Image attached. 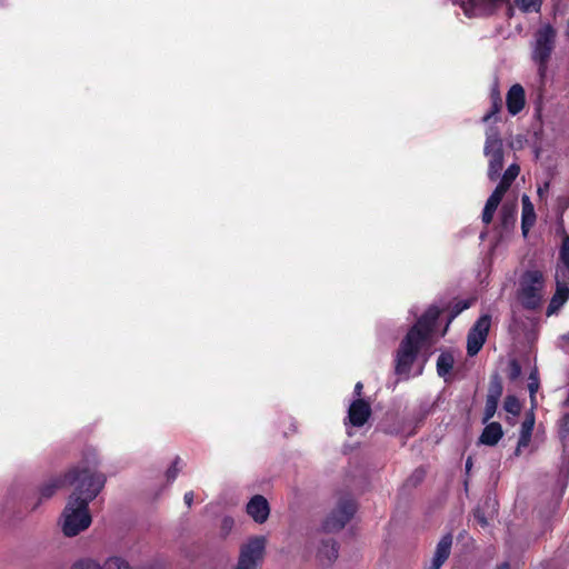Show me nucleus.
<instances>
[{"mask_svg": "<svg viewBox=\"0 0 569 569\" xmlns=\"http://www.w3.org/2000/svg\"><path fill=\"white\" fill-rule=\"evenodd\" d=\"M520 172V167L516 163L510 164L505 173L502 174V178L491 196L488 198L483 211H482V222L485 224H489L492 221L493 214L501 202L505 193L510 188L513 180L518 177Z\"/></svg>", "mask_w": 569, "mask_h": 569, "instance_id": "nucleus-6", "label": "nucleus"}, {"mask_svg": "<svg viewBox=\"0 0 569 569\" xmlns=\"http://www.w3.org/2000/svg\"><path fill=\"white\" fill-rule=\"evenodd\" d=\"M317 558L322 565H330L338 558V547L332 538L321 540Z\"/></svg>", "mask_w": 569, "mask_h": 569, "instance_id": "nucleus-18", "label": "nucleus"}, {"mask_svg": "<svg viewBox=\"0 0 569 569\" xmlns=\"http://www.w3.org/2000/svg\"><path fill=\"white\" fill-rule=\"evenodd\" d=\"M452 541L451 533L445 535L436 546L430 565L425 569H440L451 553Z\"/></svg>", "mask_w": 569, "mask_h": 569, "instance_id": "nucleus-14", "label": "nucleus"}, {"mask_svg": "<svg viewBox=\"0 0 569 569\" xmlns=\"http://www.w3.org/2000/svg\"><path fill=\"white\" fill-rule=\"evenodd\" d=\"M83 469H91V468L77 466V467L72 468L71 470H69L63 477L53 478V479H50L49 481L44 482L39 489L40 497L42 499H49L50 497H52L54 495L57 489H59L60 487H62L64 485H73L76 488L77 483H71L70 479H68V476L73 471L81 472Z\"/></svg>", "mask_w": 569, "mask_h": 569, "instance_id": "nucleus-15", "label": "nucleus"}, {"mask_svg": "<svg viewBox=\"0 0 569 569\" xmlns=\"http://www.w3.org/2000/svg\"><path fill=\"white\" fill-rule=\"evenodd\" d=\"M439 315L437 307H429L402 339L396 353L395 370L398 376L408 377L420 349L436 342L433 336Z\"/></svg>", "mask_w": 569, "mask_h": 569, "instance_id": "nucleus-2", "label": "nucleus"}, {"mask_svg": "<svg viewBox=\"0 0 569 569\" xmlns=\"http://www.w3.org/2000/svg\"><path fill=\"white\" fill-rule=\"evenodd\" d=\"M267 538L264 536L250 537L241 547L238 563L234 569H258L266 552Z\"/></svg>", "mask_w": 569, "mask_h": 569, "instance_id": "nucleus-7", "label": "nucleus"}, {"mask_svg": "<svg viewBox=\"0 0 569 569\" xmlns=\"http://www.w3.org/2000/svg\"><path fill=\"white\" fill-rule=\"evenodd\" d=\"M548 188H549V183L547 182L543 188H539L538 189V194H539L540 198L543 197V194L548 190Z\"/></svg>", "mask_w": 569, "mask_h": 569, "instance_id": "nucleus-39", "label": "nucleus"}, {"mask_svg": "<svg viewBox=\"0 0 569 569\" xmlns=\"http://www.w3.org/2000/svg\"><path fill=\"white\" fill-rule=\"evenodd\" d=\"M502 427L499 422L488 423L480 436V442L487 446H495L502 438Z\"/></svg>", "mask_w": 569, "mask_h": 569, "instance_id": "nucleus-20", "label": "nucleus"}, {"mask_svg": "<svg viewBox=\"0 0 569 569\" xmlns=\"http://www.w3.org/2000/svg\"><path fill=\"white\" fill-rule=\"evenodd\" d=\"M506 100L508 112L512 116L518 114L526 104V94L522 86L519 83L511 86Z\"/></svg>", "mask_w": 569, "mask_h": 569, "instance_id": "nucleus-16", "label": "nucleus"}, {"mask_svg": "<svg viewBox=\"0 0 569 569\" xmlns=\"http://www.w3.org/2000/svg\"><path fill=\"white\" fill-rule=\"evenodd\" d=\"M371 416V407L363 399H356L348 409V421L353 427H362Z\"/></svg>", "mask_w": 569, "mask_h": 569, "instance_id": "nucleus-12", "label": "nucleus"}, {"mask_svg": "<svg viewBox=\"0 0 569 569\" xmlns=\"http://www.w3.org/2000/svg\"><path fill=\"white\" fill-rule=\"evenodd\" d=\"M483 154L489 161L488 178L495 181L503 167V142L499 129L495 126H489L486 130Z\"/></svg>", "mask_w": 569, "mask_h": 569, "instance_id": "nucleus-5", "label": "nucleus"}, {"mask_svg": "<svg viewBox=\"0 0 569 569\" xmlns=\"http://www.w3.org/2000/svg\"><path fill=\"white\" fill-rule=\"evenodd\" d=\"M497 569H509V565L507 562H503L501 566H499Z\"/></svg>", "mask_w": 569, "mask_h": 569, "instance_id": "nucleus-41", "label": "nucleus"}, {"mask_svg": "<svg viewBox=\"0 0 569 569\" xmlns=\"http://www.w3.org/2000/svg\"><path fill=\"white\" fill-rule=\"evenodd\" d=\"M558 435L565 448L569 447V412H566L558 421Z\"/></svg>", "mask_w": 569, "mask_h": 569, "instance_id": "nucleus-24", "label": "nucleus"}, {"mask_svg": "<svg viewBox=\"0 0 569 569\" xmlns=\"http://www.w3.org/2000/svg\"><path fill=\"white\" fill-rule=\"evenodd\" d=\"M521 373V368L520 366L518 365L517 361H512L510 363V379L511 380H515L517 379Z\"/></svg>", "mask_w": 569, "mask_h": 569, "instance_id": "nucleus-34", "label": "nucleus"}, {"mask_svg": "<svg viewBox=\"0 0 569 569\" xmlns=\"http://www.w3.org/2000/svg\"><path fill=\"white\" fill-rule=\"evenodd\" d=\"M449 323H450V322L448 321V323H447L446 328H443L442 335H446V331H447V328H448Z\"/></svg>", "mask_w": 569, "mask_h": 569, "instance_id": "nucleus-46", "label": "nucleus"}, {"mask_svg": "<svg viewBox=\"0 0 569 569\" xmlns=\"http://www.w3.org/2000/svg\"><path fill=\"white\" fill-rule=\"evenodd\" d=\"M545 277L539 270H528L520 279L518 299L528 310L538 309L543 300Z\"/></svg>", "mask_w": 569, "mask_h": 569, "instance_id": "nucleus-4", "label": "nucleus"}, {"mask_svg": "<svg viewBox=\"0 0 569 569\" xmlns=\"http://www.w3.org/2000/svg\"><path fill=\"white\" fill-rule=\"evenodd\" d=\"M471 303H472V301H470V300H460V301L456 302L455 306L452 307L451 315H450V318H449V322H451L452 319H455L462 311H465L468 308H470Z\"/></svg>", "mask_w": 569, "mask_h": 569, "instance_id": "nucleus-28", "label": "nucleus"}, {"mask_svg": "<svg viewBox=\"0 0 569 569\" xmlns=\"http://www.w3.org/2000/svg\"><path fill=\"white\" fill-rule=\"evenodd\" d=\"M455 359L450 352H442L437 360V372L441 378H446L447 375L453 368Z\"/></svg>", "mask_w": 569, "mask_h": 569, "instance_id": "nucleus-23", "label": "nucleus"}, {"mask_svg": "<svg viewBox=\"0 0 569 569\" xmlns=\"http://www.w3.org/2000/svg\"><path fill=\"white\" fill-rule=\"evenodd\" d=\"M543 0H513L509 6V11L517 8L522 13H538Z\"/></svg>", "mask_w": 569, "mask_h": 569, "instance_id": "nucleus-22", "label": "nucleus"}, {"mask_svg": "<svg viewBox=\"0 0 569 569\" xmlns=\"http://www.w3.org/2000/svg\"><path fill=\"white\" fill-rule=\"evenodd\" d=\"M498 402L499 401H496V400H492L489 398L486 399L483 422H487L495 416V413L497 411Z\"/></svg>", "mask_w": 569, "mask_h": 569, "instance_id": "nucleus-29", "label": "nucleus"}, {"mask_svg": "<svg viewBox=\"0 0 569 569\" xmlns=\"http://www.w3.org/2000/svg\"><path fill=\"white\" fill-rule=\"evenodd\" d=\"M356 510L357 506L351 498H341L336 508L325 519L323 530L328 532L341 530L353 517Z\"/></svg>", "mask_w": 569, "mask_h": 569, "instance_id": "nucleus-8", "label": "nucleus"}, {"mask_svg": "<svg viewBox=\"0 0 569 569\" xmlns=\"http://www.w3.org/2000/svg\"><path fill=\"white\" fill-rule=\"evenodd\" d=\"M475 518L482 527H486L488 525L487 519L485 518L480 510H477L475 512Z\"/></svg>", "mask_w": 569, "mask_h": 569, "instance_id": "nucleus-36", "label": "nucleus"}, {"mask_svg": "<svg viewBox=\"0 0 569 569\" xmlns=\"http://www.w3.org/2000/svg\"><path fill=\"white\" fill-rule=\"evenodd\" d=\"M449 323H450V322L448 321V323H447L446 328H443L442 335H446V331H447V328H448Z\"/></svg>", "mask_w": 569, "mask_h": 569, "instance_id": "nucleus-45", "label": "nucleus"}, {"mask_svg": "<svg viewBox=\"0 0 569 569\" xmlns=\"http://www.w3.org/2000/svg\"><path fill=\"white\" fill-rule=\"evenodd\" d=\"M522 202V218H521V230L523 236H527L530 228L536 222V213L533 204L530 201V198L527 194H523L521 198Z\"/></svg>", "mask_w": 569, "mask_h": 569, "instance_id": "nucleus-19", "label": "nucleus"}, {"mask_svg": "<svg viewBox=\"0 0 569 569\" xmlns=\"http://www.w3.org/2000/svg\"><path fill=\"white\" fill-rule=\"evenodd\" d=\"M557 31L550 24L541 26L535 33L531 58L538 66V74L545 79L548 62L556 44Z\"/></svg>", "mask_w": 569, "mask_h": 569, "instance_id": "nucleus-3", "label": "nucleus"}, {"mask_svg": "<svg viewBox=\"0 0 569 569\" xmlns=\"http://www.w3.org/2000/svg\"><path fill=\"white\" fill-rule=\"evenodd\" d=\"M68 479L77 483V487L62 513V531L67 537H74L90 526L88 505L104 487L106 477L92 469H83L81 472H71Z\"/></svg>", "mask_w": 569, "mask_h": 569, "instance_id": "nucleus-1", "label": "nucleus"}, {"mask_svg": "<svg viewBox=\"0 0 569 569\" xmlns=\"http://www.w3.org/2000/svg\"><path fill=\"white\" fill-rule=\"evenodd\" d=\"M535 427V415L532 411L526 415L520 427V435L515 450V456L519 457L523 448H527L531 441L532 430Z\"/></svg>", "mask_w": 569, "mask_h": 569, "instance_id": "nucleus-17", "label": "nucleus"}, {"mask_svg": "<svg viewBox=\"0 0 569 569\" xmlns=\"http://www.w3.org/2000/svg\"><path fill=\"white\" fill-rule=\"evenodd\" d=\"M502 395V385L498 376H495L489 385L487 398L499 401Z\"/></svg>", "mask_w": 569, "mask_h": 569, "instance_id": "nucleus-25", "label": "nucleus"}, {"mask_svg": "<svg viewBox=\"0 0 569 569\" xmlns=\"http://www.w3.org/2000/svg\"><path fill=\"white\" fill-rule=\"evenodd\" d=\"M469 18H486L496 14L509 0H451Z\"/></svg>", "mask_w": 569, "mask_h": 569, "instance_id": "nucleus-9", "label": "nucleus"}, {"mask_svg": "<svg viewBox=\"0 0 569 569\" xmlns=\"http://www.w3.org/2000/svg\"><path fill=\"white\" fill-rule=\"evenodd\" d=\"M491 323L489 315L481 316L468 332L467 337V353L470 357L476 356L486 342Z\"/></svg>", "mask_w": 569, "mask_h": 569, "instance_id": "nucleus-10", "label": "nucleus"}, {"mask_svg": "<svg viewBox=\"0 0 569 569\" xmlns=\"http://www.w3.org/2000/svg\"><path fill=\"white\" fill-rule=\"evenodd\" d=\"M362 389H363L362 382H357L356 386H355L353 392H355V396L358 397V399H361L360 397H361V393H362Z\"/></svg>", "mask_w": 569, "mask_h": 569, "instance_id": "nucleus-38", "label": "nucleus"}, {"mask_svg": "<svg viewBox=\"0 0 569 569\" xmlns=\"http://www.w3.org/2000/svg\"><path fill=\"white\" fill-rule=\"evenodd\" d=\"M516 219V208L503 206L501 210V222L507 228L509 224H512Z\"/></svg>", "mask_w": 569, "mask_h": 569, "instance_id": "nucleus-27", "label": "nucleus"}, {"mask_svg": "<svg viewBox=\"0 0 569 569\" xmlns=\"http://www.w3.org/2000/svg\"><path fill=\"white\" fill-rule=\"evenodd\" d=\"M246 511L254 522L262 525L269 518L270 506L263 496L256 495L247 503Z\"/></svg>", "mask_w": 569, "mask_h": 569, "instance_id": "nucleus-11", "label": "nucleus"}, {"mask_svg": "<svg viewBox=\"0 0 569 569\" xmlns=\"http://www.w3.org/2000/svg\"><path fill=\"white\" fill-rule=\"evenodd\" d=\"M566 36H567V38L569 39V20H568V28H567Z\"/></svg>", "mask_w": 569, "mask_h": 569, "instance_id": "nucleus-44", "label": "nucleus"}, {"mask_svg": "<svg viewBox=\"0 0 569 569\" xmlns=\"http://www.w3.org/2000/svg\"><path fill=\"white\" fill-rule=\"evenodd\" d=\"M180 462V459L179 458H176V460L173 461V463L170 466V468L167 470V479L168 481H173L178 473H179V467H178V463Z\"/></svg>", "mask_w": 569, "mask_h": 569, "instance_id": "nucleus-32", "label": "nucleus"}, {"mask_svg": "<svg viewBox=\"0 0 569 569\" xmlns=\"http://www.w3.org/2000/svg\"><path fill=\"white\" fill-rule=\"evenodd\" d=\"M224 523L230 526L232 523V520L231 519H224Z\"/></svg>", "mask_w": 569, "mask_h": 569, "instance_id": "nucleus-43", "label": "nucleus"}, {"mask_svg": "<svg viewBox=\"0 0 569 569\" xmlns=\"http://www.w3.org/2000/svg\"><path fill=\"white\" fill-rule=\"evenodd\" d=\"M559 259L560 263L557 266L556 273H559L560 278H569V236L562 240Z\"/></svg>", "mask_w": 569, "mask_h": 569, "instance_id": "nucleus-21", "label": "nucleus"}, {"mask_svg": "<svg viewBox=\"0 0 569 569\" xmlns=\"http://www.w3.org/2000/svg\"><path fill=\"white\" fill-rule=\"evenodd\" d=\"M73 569H102V567L94 561L88 560L77 563Z\"/></svg>", "mask_w": 569, "mask_h": 569, "instance_id": "nucleus-33", "label": "nucleus"}, {"mask_svg": "<svg viewBox=\"0 0 569 569\" xmlns=\"http://www.w3.org/2000/svg\"><path fill=\"white\" fill-rule=\"evenodd\" d=\"M502 107V100H491L490 110L482 117L483 122H488L491 118L496 117Z\"/></svg>", "mask_w": 569, "mask_h": 569, "instance_id": "nucleus-30", "label": "nucleus"}, {"mask_svg": "<svg viewBox=\"0 0 569 569\" xmlns=\"http://www.w3.org/2000/svg\"><path fill=\"white\" fill-rule=\"evenodd\" d=\"M501 100L498 81L496 80L490 89V100Z\"/></svg>", "mask_w": 569, "mask_h": 569, "instance_id": "nucleus-35", "label": "nucleus"}, {"mask_svg": "<svg viewBox=\"0 0 569 569\" xmlns=\"http://www.w3.org/2000/svg\"><path fill=\"white\" fill-rule=\"evenodd\" d=\"M503 408L507 412L517 416L520 412L521 405L517 397L515 396H507L503 402Z\"/></svg>", "mask_w": 569, "mask_h": 569, "instance_id": "nucleus-26", "label": "nucleus"}, {"mask_svg": "<svg viewBox=\"0 0 569 569\" xmlns=\"http://www.w3.org/2000/svg\"><path fill=\"white\" fill-rule=\"evenodd\" d=\"M194 495L192 491H188L184 493L183 500L188 507H190L193 502Z\"/></svg>", "mask_w": 569, "mask_h": 569, "instance_id": "nucleus-37", "label": "nucleus"}, {"mask_svg": "<svg viewBox=\"0 0 569 569\" xmlns=\"http://www.w3.org/2000/svg\"><path fill=\"white\" fill-rule=\"evenodd\" d=\"M568 283L569 278H560L559 273H556V292L552 296L550 303L548 306V316L556 313L569 299Z\"/></svg>", "mask_w": 569, "mask_h": 569, "instance_id": "nucleus-13", "label": "nucleus"}, {"mask_svg": "<svg viewBox=\"0 0 569 569\" xmlns=\"http://www.w3.org/2000/svg\"><path fill=\"white\" fill-rule=\"evenodd\" d=\"M538 388H539L538 375H537V371H532L529 376V383H528V389H529V393H530V398H531L532 402L535 401V395L538 391Z\"/></svg>", "mask_w": 569, "mask_h": 569, "instance_id": "nucleus-31", "label": "nucleus"}, {"mask_svg": "<svg viewBox=\"0 0 569 569\" xmlns=\"http://www.w3.org/2000/svg\"><path fill=\"white\" fill-rule=\"evenodd\" d=\"M472 467V459L469 457L466 461V469L469 471Z\"/></svg>", "mask_w": 569, "mask_h": 569, "instance_id": "nucleus-40", "label": "nucleus"}, {"mask_svg": "<svg viewBox=\"0 0 569 569\" xmlns=\"http://www.w3.org/2000/svg\"><path fill=\"white\" fill-rule=\"evenodd\" d=\"M561 339H562V340H565V341H567V342L569 343V332H568V333H566V335H563V336L561 337Z\"/></svg>", "mask_w": 569, "mask_h": 569, "instance_id": "nucleus-42", "label": "nucleus"}]
</instances>
